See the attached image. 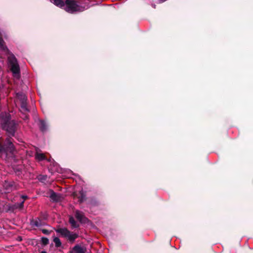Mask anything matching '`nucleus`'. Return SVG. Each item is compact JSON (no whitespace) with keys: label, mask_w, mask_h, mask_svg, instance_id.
<instances>
[{"label":"nucleus","mask_w":253,"mask_h":253,"mask_svg":"<svg viewBox=\"0 0 253 253\" xmlns=\"http://www.w3.org/2000/svg\"><path fill=\"white\" fill-rule=\"evenodd\" d=\"M26 102H21V108L24 111H28V109H27V106H26Z\"/></svg>","instance_id":"nucleus-19"},{"label":"nucleus","mask_w":253,"mask_h":253,"mask_svg":"<svg viewBox=\"0 0 253 253\" xmlns=\"http://www.w3.org/2000/svg\"><path fill=\"white\" fill-rule=\"evenodd\" d=\"M47 126H47V124L44 121H41L40 122V129L41 130V131H45L47 129Z\"/></svg>","instance_id":"nucleus-9"},{"label":"nucleus","mask_w":253,"mask_h":253,"mask_svg":"<svg viewBox=\"0 0 253 253\" xmlns=\"http://www.w3.org/2000/svg\"><path fill=\"white\" fill-rule=\"evenodd\" d=\"M41 253H46L45 251H42Z\"/></svg>","instance_id":"nucleus-23"},{"label":"nucleus","mask_w":253,"mask_h":253,"mask_svg":"<svg viewBox=\"0 0 253 253\" xmlns=\"http://www.w3.org/2000/svg\"><path fill=\"white\" fill-rule=\"evenodd\" d=\"M53 242L55 243L56 247H59L61 246V242L58 237H54L53 239Z\"/></svg>","instance_id":"nucleus-15"},{"label":"nucleus","mask_w":253,"mask_h":253,"mask_svg":"<svg viewBox=\"0 0 253 253\" xmlns=\"http://www.w3.org/2000/svg\"><path fill=\"white\" fill-rule=\"evenodd\" d=\"M36 158L39 161H41L45 159V157L42 153H37Z\"/></svg>","instance_id":"nucleus-14"},{"label":"nucleus","mask_w":253,"mask_h":253,"mask_svg":"<svg viewBox=\"0 0 253 253\" xmlns=\"http://www.w3.org/2000/svg\"><path fill=\"white\" fill-rule=\"evenodd\" d=\"M42 243L43 245H46L48 243V239L47 238L43 237L42 239Z\"/></svg>","instance_id":"nucleus-20"},{"label":"nucleus","mask_w":253,"mask_h":253,"mask_svg":"<svg viewBox=\"0 0 253 253\" xmlns=\"http://www.w3.org/2000/svg\"><path fill=\"white\" fill-rule=\"evenodd\" d=\"M50 197L54 201H58L60 199V196L54 192H51Z\"/></svg>","instance_id":"nucleus-10"},{"label":"nucleus","mask_w":253,"mask_h":253,"mask_svg":"<svg viewBox=\"0 0 253 253\" xmlns=\"http://www.w3.org/2000/svg\"><path fill=\"white\" fill-rule=\"evenodd\" d=\"M9 131V132H10L12 135H13V134H14V128H13V127H12V128H11Z\"/></svg>","instance_id":"nucleus-22"},{"label":"nucleus","mask_w":253,"mask_h":253,"mask_svg":"<svg viewBox=\"0 0 253 253\" xmlns=\"http://www.w3.org/2000/svg\"><path fill=\"white\" fill-rule=\"evenodd\" d=\"M17 96L18 99L20 100L21 102H26L27 98L24 94L22 93H18L17 94Z\"/></svg>","instance_id":"nucleus-11"},{"label":"nucleus","mask_w":253,"mask_h":253,"mask_svg":"<svg viewBox=\"0 0 253 253\" xmlns=\"http://www.w3.org/2000/svg\"><path fill=\"white\" fill-rule=\"evenodd\" d=\"M32 224L36 227H40L42 225L41 221L39 219H36V220L33 221L32 222Z\"/></svg>","instance_id":"nucleus-16"},{"label":"nucleus","mask_w":253,"mask_h":253,"mask_svg":"<svg viewBox=\"0 0 253 253\" xmlns=\"http://www.w3.org/2000/svg\"><path fill=\"white\" fill-rule=\"evenodd\" d=\"M4 147V151L6 155L8 154V152L10 153H13L14 151V145L9 139H7L5 140Z\"/></svg>","instance_id":"nucleus-4"},{"label":"nucleus","mask_w":253,"mask_h":253,"mask_svg":"<svg viewBox=\"0 0 253 253\" xmlns=\"http://www.w3.org/2000/svg\"><path fill=\"white\" fill-rule=\"evenodd\" d=\"M69 222L71 226L74 228H77L79 226V225L76 222L74 218L72 216L70 217L69 218Z\"/></svg>","instance_id":"nucleus-12"},{"label":"nucleus","mask_w":253,"mask_h":253,"mask_svg":"<svg viewBox=\"0 0 253 253\" xmlns=\"http://www.w3.org/2000/svg\"><path fill=\"white\" fill-rule=\"evenodd\" d=\"M56 232L71 242H73L78 237L77 234L71 232L65 228L57 229Z\"/></svg>","instance_id":"nucleus-3"},{"label":"nucleus","mask_w":253,"mask_h":253,"mask_svg":"<svg viewBox=\"0 0 253 253\" xmlns=\"http://www.w3.org/2000/svg\"><path fill=\"white\" fill-rule=\"evenodd\" d=\"M73 196L74 198L78 199L80 203L83 202L85 199V195L82 190L74 192Z\"/></svg>","instance_id":"nucleus-5"},{"label":"nucleus","mask_w":253,"mask_h":253,"mask_svg":"<svg viewBox=\"0 0 253 253\" xmlns=\"http://www.w3.org/2000/svg\"><path fill=\"white\" fill-rule=\"evenodd\" d=\"M13 183L10 182H5L4 185V186L6 188L7 191L9 192L10 190L12 189Z\"/></svg>","instance_id":"nucleus-13"},{"label":"nucleus","mask_w":253,"mask_h":253,"mask_svg":"<svg viewBox=\"0 0 253 253\" xmlns=\"http://www.w3.org/2000/svg\"><path fill=\"white\" fill-rule=\"evenodd\" d=\"M47 178V176L44 175H41L38 177V179L42 182H44L46 180Z\"/></svg>","instance_id":"nucleus-17"},{"label":"nucleus","mask_w":253,"mask_h":253,"mask_svg":"<svg viewBox=\"0 0 253 253\" xmlns=\"http://www.w3.org/2000/svg\"><path fill=\"white\" fill-rule=\"evenodd\" d=\"M42 232L43 233H44L45 234H49V232L47 230H46V229H42Z\"/></svg>","instance_id":"nucleus-21"},{"label":"nucleus","mask_w":253,"mask_h":253,"mask_svg":"<svg viewBox=\"0 0 253 253\" xmlns=\"http://www.w3.org/2000/svg\"><path fill=\"white\" fill-rule=\"evenodd\" d=\"M73 251L75 253H85V249L79 245H76L73 248Z\"/></svg>","instance_id":"nucleus-7"},{"label":"nucleus","mask_w":253,"mask_h":253,"mask_svg":"<svg viewBox=\"0 0 253 253\" xmlns=\"http://www.w3.org/2000/svg\"><path fill=\"white\" fill-rule=\"evenodd\" d=\"M0 50L4 51L6 53L8 52V48L4 44L3 39L0 37Z\"/></svg>","instance_id":"nucleus-8"},{"label":"nucleus","mask_w":253,"mask_h":253,"mask_svg":"<svg viewBox=\"0 0 253 253\" xmlns=\"http://www.w3.org/2000/svg\"><path fill=\"white\" fill-rule=\"evenodd\" d=\"M8 61L13 76L18 79L20 78V69L15 57L13 54H9Z\"/></svg>","instance_id":"nucleus-2"},{"label":"nucleus","mask_w":253,"mask_h":253,"mask_svg":"<svg viewBox=\"0 0 253 253\" xmlns=\"http://www.w3.org/2000/svg\"><path fill=\"white\" fill-rule=\"evenodd\" d=\"M75 216L76 218L81 222H85L87 220L86 218L84 216V214L79 211H76Z\"/></svg>","instance_id":"nucleus-6"},{"label":"nucleus","mask_w":253,"mask_h":253,"mask_svg":"<svg viewBox=\"0 0 253 253\" xmlns=\"http://www.w3.org/2000/svg\"><path fill=\"white\" fill-rule=\"evenodd\" d=\"M50 1L56 6L63 8L70 13L82 12L88 8L87 5L80 4L78 0H50Z\"/></svg>","instance_id":"nucleus-1"},{"label":"nucleus","mask_w":253,"mask_h":253,"mask_svg":"<svg viewBox=\"0 0 253 253\" xmlns=\"http://www.w3.org/2000/svg\"><path fill=\"white\" fill-rule=\"evenodd\" d=\"M22 198L25 200L27 198V196H22ZM24 200H23L22 202H21L20 204H18L17 206H16L17 208L22 209L23 207V204H24Z\"/></svg>","instance_id":"nucleus-18"}]
</instances>
